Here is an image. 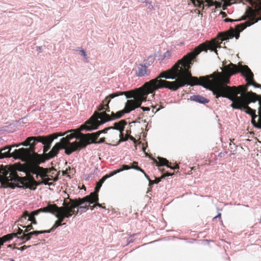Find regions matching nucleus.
Wrapping results in <instances>:
<instances>
[{
	"mask_svg": "<svg viewBox=\"0 0 261 261\" xmlns=\"http://www.w3.org/2000/svg\"><path fill=\"white\" fill-rule=\"evenodd\" d=\"M62 135L61 133H56L46 136H39L37 137H30L27 138L22 144L23 146L30 145V147H33L34 150L35 151V141H37L41 142L44 145L43 152L45 153L50 149L51 144L53 140L57 138L59 136H62ZM33 155L40 158V155L35 152L31 154V156Z\"/></svg>",
	"mask_w": 261,
	"mask_h": 261,
	"instance_id": "obj_7",
	"label": "nucleus"
},
{
	"mask_svg": "<svg viewBox=\"0 0 261 261\" xmlns=\"http://www.w3.org/2000/svg\"><path fill=\"white\" fill-rule=\"evenodd\" d=\"M23 143V142H22V143H20V144H15V145H14L11 146V148H12V147H15H15H18V146H19L20 145H23L22 144Z\"/></svg>",
	"mask_w": 261,
	"mask_h": 261,
	"instance_id": "obj_45",
	"label": "nucleus"
},
{
	"mask_svg": "<svg viewBox=\"0 0 261 261\" xmlns=\"http://www.w3.org/2000/svg\"><path fill=\"white\" fill-rule=\"evenodd\" d=\"M129 93L132 94L129 95L132 96L131 97H134V99L127 100L123 110L119 111L116 113L111 112V115L105 112L98 113L97 111H95L89 119V122L93 121L94 128L97 129L100 125L104 123L121 118L125 113H129L136 108L140 107L142 102L146 100V98L137 89L135 91H129L128 93Z\"/></svg>",
	"mask_w": 261,
	"mask_h": 261,
	"instance_id": "obj_5",
	"label": "nucleus"
},
{
	"mask_svg": "<svg viewBox=\"0 0 261 261\" xmlns=\"http://www.w3.org/2000/svg\"><path fill=\"white\" fill-rule=\"evenodd\" d=\"M220 14L222 15V17H225L227 16L226 13L223 11L221 12Z\"/></svg>",
	"mask_w": 261,
	"mask_h": 261,
	"instance_id": "obj_42",
	"label": "nucleus"
},
{
	"mask_svg": "<svg viewBox=\"0 0 261 261\" xmlns=\"http://www.w3.org/2000/svg\"><path fill=\"white\" fill-rule=\"evenodd\" d=\"M120 172V170H114L112 172H111L109 174H106V175L103 176L99 181L103 184L104 181L108 178Z\"/></svg>",
	"mask_w": 261,
	"mask_h": 261,
	"instance_id": "obj_26",
	"label": "nucleus"
},
{
	"mask_svg": "<svg viewBox=\"0 0 261 261\" xmlns=\"http://www.w3.org/2000/svg\"><path fill=\"white\" fill-rule=\"evenodd\" d=\"M147 179L149 180V184L151 185V184H158L159 182H160L161 181V179L163 178H161V176L160 177H159V178L155 177V179L153 180H150V179L149 178H147Z\"/></svg>",
	"mask_w": 261,
	"mask_h": 261,
	"instance_id": "obj_29",
	"label": "nucleus"
},
{
	"mask_svg": "<svg viewBox=\"0 0 261 261\" xmlns=\"http://www.w3.org/2000/svg\"><path fill=\"white\" fill-rule=\"evenodd\" d=\"M138 163L137 162L134 161V162H133V163H132L131 166L123 165L122 166L121 168H120L118 169H117V170H120V172H121L125 170H128L130 169H134L137 170L141 171L144 174V175L146 178H149V176L145 172V171L142 169H141L140 167H139L138 166Z\"/></svg>",
	"mask_w": 261,
	"mask_h": 261,
	"instance_id": "obj_19",
	"label": "nucleus"
},
{
	"mask_svg": "<svg viewBox=\"0 0 261 261\" xmlns=\"http://www.w3.org/2000/svg\"><path fill=\"white\" fill-rule=\"evenodd\" d=\"M125 95L127 98H130L132 96H130L128 95V92H117L114 93H112L107 96L104 100L102 101V102L100 105L98 107L97 110L98 111H101L107 109V108H110L109 103L111 102V99L115 98V97Z\"/></svg>",
	"mask_w": 261,
	"mask_h": 261,
	"instance_id": "obj_12",
	"label": "nucleus"
},
{
	"mask_svg": "<svg viewBox=\"0 0 261 261\" xmlns=\"http://www.w3.org/2000/svg\"><path fill=\"white\" fill-rule=\"evenodd\" d=\"M251 123L254 127L258 129H261V114H258V118L257 122L256 121L255 119L254 122L251 121Z\"/></svg>",
	"mask_w": 261,
	"mask_h": 261,
	"instance_id": "obj_27",
	"label": "nucleus"
},
{
	"mask_svg": "<svg viewBox=\"0 0 261 261\" xmlns=\"http://www.w3.org/2000/svg\"><path fill=\"white\" fill-rule=\"evenodd\" d=\"M94 203H96V206H99V207H101V208H102L106 209V207H105V206H103L102 205V204H101L99 203L98 202V201H97V202H94Z\"/></svg>",
	"mask_w": 261,
	"mask_h": 261,
	"instance_id": "obj_39",
	"label": "nucleus"
},
{
	"mask_svg": "<svg viewBox=\"0 0 261 261\" xmlns=\"http://www.w3.org/2000/svg\"><path fill=\"white\" fill-rule=\"evenodd\" d=\"M10 261H14V259H10Z\"/></svg>",
	"mask_w": 261,
	"mask_h": 261,
	"instance_id": "obj_55",
	"label": "nucleus"
},
{
	"mask_svg": "<svg viewBox=\"0 0 261 261\" xmlns=\"http://www.w3.org/2000/svg\"><path fill=\"white\" fill-rule=\"evenodd\" d=\"M150 72V70L148 69V66L140 64L137 66L135 74L137 76L142 77L149 75Z\"/></svg>",
	"mask_w": 261,
	"mask_h": 261,
	"instance_id": "obj_14",
	"label": "nucleus"
},
{
	"mask_svg": "<svg viewBox=\"0 0 261 261\" xmlns=\"http://www.w3.org/2000/svg\"><path fill=\"white\" fill-rule=\"evenodd\" d=\"M241 96H237L232 101L230 106L233 109L239 110H245V112L251 115V121L254 122V119L257 118L255 110L251 109L248 105L251 102H255L258 99V95L252 91L242 92Z\"/></svg>",
	"mask_w": 261,
	"mask_h": 261,
	"instance_id": "obj_6",
	"label": "nucleus"
},
{
	"mask_svg": "<svg viewBox=\"0 0 261 261\" xmlns=\"http://www.w3.org/2000/svg\"><path fill=\"white\" fill-rule=\"evenodd\" d=\"M130 130H126V134L125 138H124L123 136L122 137V139H126V140H127L128 139H129L130 140L133 141L134 143H136V139L134 137L131 136L130 135Z\"/></svg>",
	"mask_w": 261,
	"mask_h": 261,
	"instance_id": "obj_28",
	"label": "nucleus"
},
{
	"mask_svg": "<svg viewBox=\"0 0 261 261\" xmlns=\"http://www.w3.org/2000/svg\"><path fill=\"white\" fill-rule=\"evenodd\" d=\"M236 33L235 31L233 29L225 33H221L219 34L220 39L221 41H223L230 38H232L235 36Z\"/></svg>",
	"mask_w": 261,
	"mask_h": 261,
	"instance_id": "obj_23",
	"label": "nucleus"
},
{
	"mask_svg": "<svg viewBox=\"0 0 261 261\" xmlns=\"http://www.w3.org/2000/svg\"><path fill=\"white\" fill-rule=\"evenodd\" d=\"M32 173L36 174V178H41V180L36 181L31 175L24 177H20L17 173L15 169L11 166H0V182L3 188H29L35 190L37 186L40 185L51 186L53 182L58 180V176L54 177L56 170L54 168H44L37 166L32 170Z\"/></svg>",
	"mask_w": 261,
	"mask_h": 261,
	"instance_id": "obj_3",
	"label": "nucleus"
},
{
	"mask_svg": "<svg viewBox=\"0 0 261 261\" xmlns=\"http://www.w3.org/2000/svg\"><path fill=\"white\" fill-rule=\"evenodd\" d=\"M238 37H239V35H238V37H236V38H238Z\"/></svg>",
	"mask_w": 261,
	"mask_h": 261,
	"instance_id": "obj_56",
	"label": "nucleus"
},
{
	"mask_svg": "<svg viewBox=\"0 0 261 261\" xmlns=\"http://www.w3.org/2000/svg\"><path fill=\"white\" fill-rule=\"evenodd\" d=\"M31 246H25V245H24L20 248H16V249H17L18 250H20L21 251H23L26 249H27L28 248L30 247Z\"/></svg>",
	"mask_w": 261,
	"mask_h": 261,
	"instance_id": "obj_35",
	"label": "nucleus"
},
{
	"mask_svg": "<svg viewBox=\"0 0 261 261\" xmlns=\"http://www.w3.org/2000/svg\"><path fill=\"white\" fill-rule=\"evenodd\" d=\"M168 167L172 169H178L179 168V165L177 164H175V165L174 166H172L170 165V167Z\"/></svg>",
	"mask_w": 261,
	"mask_h": 261,
	"instance_id": "obj_36",
	"label": "nucleus"
},
{
	"mask_svg": "<svg viewBox=\"0 0 261 261\" xmlns=\"http://www.w3.org/2000/svg\"><path fill=\"white\" fill-rule=\"evenodd\" d=\"M237 21V20L232 19H230V18H225L224 19V21L226 22H233V21Z\"/></svg>",
	"mask_w": 261,
	"mask_h": 261,
	"instance_id": "obj_37",
	"label": "nucleus"
},
{
	"mask_svg": "<svg viewBox=\"0 0 261 261\" xmlns=\"http://www.w3.org/2000/svg\"><path fill=\"white\" fill-rule=\"evenodd\" d=\"M80 51L82 53V55L85 57V58H86L87 55L86 52L84 50H81Z\"/></svg>",
	"mask_w": 261,
	"mask_h": 261,
	"instance_id": "obj_41",
	"label": "nucleus"
},
{
	"mask_svg": "<svg viewBox=\"0 0 261 261\" xmlns=\"http://www.w3.org/2000/svg\"><path fill=\"white\" fill-rule=\"evenodd\" d=\"M15 244L14 245H12V244L9 245L8 246V247L11 248H13V249H16V247H15Z\"/></svg>",
	"mask_w": 261,
	"mask_h": 261,
	"instance_id": "obj_44",
	"label": "nucleus"
},
{
	"mask_svg": "<svg viewBox=\"0 0 261 261\" xmlns=\"http://www.w3.org/2000/svg\"><path fill=\"white\" fill-rule=\"evenodd\" d=\"M139 1H140V2H144V0H139Z\"/></svg>",
	"mask_w": 261,
	"mask_h": 261,
	"instance_id": "obj_53",
	"label": "nucleus"
},
{
	"mask_svg": "<svg viewBox=\"0 0 261 261\" xmlns=\"http://www.w3.org/2000/svg\"><path fill=\"white\" fill-rule=\"evenodd\" d=\"M100 187L96 185L94 192L91 193L90 195L86 196L83 198L86 201L89 203H93L94 202L98 201V192Z\"/></svg>",
	"mask_w": 261,
	"mask_h": 261,
	"instance_id": "obj_17",
	"label": "nucleus"
},
{
	"mask_svg": "<svg viewBox=\"0 0 261 261\" xmlns=\"http://www.w3.org/2000/svg\"><path fill=\"white\" fill-rule=\"evenodd\" d=\"M151 160L153 161V163L156 165V166H166L167 167H170L171 163H170L166 159L162 158V157H158V161L154 158H151Z\"/></svg>",
	"mask_w": 261,
	"mask_h": 261,
	"instance_id": "obj_22",
	"label": "nucleus"
},
{
	"mask_svg": "<svg viewBox=\"0 0 261 261\" xmlns=\"http://www.w3.org/2000/svg\"><path fill=\"white\" fill-rule=\"evenodd\" d=\"M221 43L217 39H213L200 44L179 60L171 68L162 72L156 78L145 83L137 89L146 99L148 94L154 95L155 91L159 89L166 88L176 91L186 85H195L197 77L193 76L190 70L194 59L200 52L206 51L207 49L214 51L217 54L216 49L220 47Z\"/></svg>",
	"mask_w": 261,
	"mask_h": 261,
	"instance_id": "obj_1",
	"label": "nucleus"
},
{
	"mask_svg": "<svg viewBox=\"0 0 261 261\" xmlns=\"http://www.w3.org/2000/svg\"><path fill=\"white\" fill-rule=\"evenodd\" d=\"M127 123L125 120H121L118 122H115L114 124V126L109 127L105 128L103 130H99L94 134H98L96 136V139L98 138L101 133H107L108 130L110 129H117L119 131V133L116 131H113L109 135L112 139H118V137L120 138L121 141H126V139H122L123 131L124 130V126L126 125Z\"/></svg>",
	"mask_w": 261,
	"mask_h": 261,
	"instance_id": "obj_11",
	"label": "nucleus"
},
{
	"mask_svg": "<svg viewBox=\"0 0 261 261\" xmlns=\"http://www.w3.org/2000/svg\"><path fill=\"white\" fill-rule=\"evenodd\" d=\"M173 174H174V173H170L167 172L165 173V174H163L161 176V178H165L166 176H171V175H172Z\"/></svg>",
	"mask_w": 261,
	"mask_h": 261,
	"instance_id": "obj_34",
	"label": "nucleus"
},
{
	"mask_svg": "<svg viewBox=\"0 0 261 261\" xmlns=\"http://www.w3.org/2000/svg\"><path fill=\"white\" fill-rule=\"evenodd\" d=\"M197 84L212 91L216 98L223 97L230 100L239 94L246 92L250 86L260 88L261 85L254 80V75L247 65L230 63L224 67L223 73H216L197 77Z\"/></svg>",
	"mask_w": 261,
	"mask_h": 261,
	"instance_id": "obj_2",
	"label": "nucleus"
},
{
	"mask_svg": "<svg viewBox=\"0 0 261 261\" xmlns=\"http://www.w3.org/2000/svg\"><path fill=\"white\" fill-rule=\"evenodd\" d=\"M69 199L68 202L67 201V199H65L63 203L62 208H64V212L66 215H68L67 218H69L72 215H77V214L80 212L81 209H79L78 206L84 204L86 201L82 198H76L72 199L68 198Z\"/></svg>",
	"mask_w": 261,
	"mask_h": 261,
	"instance_id": "obj_10",
	"label": "nucleus"
},
{
	"mask_svg": "<svg viewBox=\"0 0 261 261\" xmlns=\"http://www.w3.org/2000/svg\"><path fill=\"white\" fill-rule=\"evenodd\" d=\"M94 128V123L93 121L89 122L88 120L85 124L82 125L77 129L69 130L64 134L63 136L68 133H70L69 135H67L65 137L61 139V142L62 145L67 146L65 148V153L69 155L74 151H79L84 148L86 146L90 143H101L105 142V138H101L98 141H96V136L98 134L91 133L84 134L81 132L84 129L91 130L95 129Z\"/></svg>",
	"mask_w": 261,
	"mask_h": 261,
	"instance_id": "obj_4",
	"label": "nucleus"
},
{
	"mask_svg": "<svg viewBox=\"0 0 261 261\" xmlns=\"http://www.w3.org/2000/svg\"><path fill=\"white\" fill-rule=\"evenodd\" d=\"M159 170H160L162 172H163L164 171V169H159Z\"/></svg>",
	"mask_w": 261,
	"mask_h": 261,
	"instance_id": "obj_54",
	"label": "nucleus"
},
{
	"mask_svg": "<svg viewBox=\"0 0 261 261\" xmlns=\"http://www.w3.org/2000/svg\"><path fill=\"white\" fill-rule=\"evenodd\" d=\"M87 202H86L84 204H82L78 206L79 209H81V213L83 212V210H87L89 208V206L87 205Z\"/></svg>",
	"mask_w": 261,
	"mask_h": 261,
	"instance_id": "obj_31",
	"label": "nucleus"
},
{
	"mask_svg": "<svg viewBox=\"0 0 261 261\" xmlns=\"http://www.w3.org/2000/svg\"><path fill=\"white\" fill-rule=\"evenodd\" d=\"M193 4L197 7H201V6L202 5L203 7L204 6L210 7L212 6H218L219 4L216 1V0H191Z\"/></svg>",
	"mask_w": 261,
	"mask_h": 261,
	"instance_id": "obj_18",
	"label": "nucleus"
},
{
	"mask_svg": "<svg viewBox=\"0 0 261 261\" xmlns=\"http://www.w3.org/2000/svg\"><path fill=\"white\" fill-rule=\"evenodd\" d=\"M257 101H258L259 104V107L258 109V114H261V95H258V99Z\"/></svg>",
	"mask_w": 261,
	"mask_h": 261,
	"instance_id": "obj_32",
	"label": "nucleus"
},
{
	"mask_svg": "<svg viewBox=\"0 0 261 261\" xmlns=\"http://www.w3.org/2000/svg\"><path fill=\"white\" fill-rule=\"evenodd\" d=\"M259 19H256L255 17V14L254 12H251V18L248 21H245L244 23L238 24L236 26V29L239 31H243L246 27H249L251 25L256 22Z\"/></svg>",
	"mask_w": 261,
	"mask_h": 261,
	"instance_id": "obj_13",
	"label": "nucleus"
},
{
	"mask_svg": "<svg viewBox=\"0 0 261 261\" xmlns=\"http://www.w3.org/2000/svg\"><path fill=\"white\" fill-rule=\"evenodd\" d=\"M191 99L193 101H196V102H199L201 103H206L209 102L208 99H207V98H205V97H204L201 95H193V96H191Z\"/></svg>",
	"mask_w": 261,
	"mask_h": 261,
	"instance_id": "obj_25",
	"label": "nucleus"
},
{
	"mask_svg": "<svg viewBox=\"0 0 261 261\" xmlns=\"http://www.w3.org/2000/svg\"><path fill=\"white\" fill-rule=\"evenodd\" d=\"M31 217V213L30 214L27 211H24L18 221L20 223L19 225L23 228L26 227V225L30 222V217Z\"/></svg>",
	"mask_w": 261,
	"mask_h": 261,
	"instance_id": "obj_21",
	"label": "nucleus"
},
{
	"mask_svg": "<svg viewBox=\"0 0 261 261\" xmlns=\"http://www.w3.org/2000/svg\"><path fill=\"white\" fill-rule=\"evenodd\" d=\"M170 55V52H169V51H167V52H166V53H165V55H164V56H165V57H168V56H169Z\"/></svg>",
	"mask_w": 261,
	"mask_h": 261,
	"instance_id": "obj_46",
	"label": "nucleus"
},
{
	"mask_svg": "<svg viewBox=\"0 0 261 261\" xmlns=\"http://www.w3.org/2000/svg\"><path fill=\"white\" fill-rule=\"evenodd\" d=\"M100 187L96 185L94 192L91 193L90 195L86 196L83 198L86 201L89 203H93L94 202L98 201V192Z\"/></svg>",
	"mask_w": 261,
	"mask_h": 261,
	"instance_id": "obj_16",
	"label": "nucleus"
},
{
	"mask_svg": "<svg viewBox=\"0 0 261 261\" xmlns=\"http://www.w3.org/2000/svg\"><path fill=\"white\" fill-rule=\"evenodd\" d=\"M259 5L258 9L261 10V0H258Z\"/></svg>",
	"mask_w": 261,
	"mask_h": 261,
	"instance_id": "obj_47",
	"label": "nucleus"
},
{
	"mask_svg": "<svg viewBox=\"0 0 261 261\" xmlns=\"http://www.w3.org/2000/svg\"><path fill=\"white\" fill-rule=\"evenodd\" d=\"M71 168L69 167L66 169V170L62 171V174L63 175H67L68 177H70V174H72V172H71Z\"/></svg>",
	"mask_w": 261,
	"mask_h": 261,
	"instance_id": "obj_30",
	"label": "nucleus"
},
{
	"mask_svg": "<svg viewBox=\"0 0 261 261\" xmlns=\"http://www.w3.org/2000/svg\"><path fill=\"white\" fill-rule=\"evenodd\" d=\"M64 208L62 206L59 207L55 204H48L46 206V213H50L55 215L58 218L56 221L55 224L53 225L52 227L47 230H43L45 231V233H49L51 231L54 230L58 227L65 224V223H62L65 218H67L68 215H66L64 212Z\"/></svg>",
	"mask_w": 261,
	"mask_h": 261,
	"instance_id": "obj_9",
	"label": "nucleus"
},
{
	"mask_svg": "<svg viewBox=\"0 0 261 261\" xmlns=\"http://www.w3.org/2000/svg\"><path fill=\"white\" fill-rule=\"evenodd\" d=\"M45 232V231H43V230H35L27 233H24L20 239L22 240H24V242H25L27 241L30 240L33 235L37 236L40 234L44 233Z\"/></svg>",
	"mask_w": 261,
	"mask_h": 261,
	"instance_id": "obj_24",
	"label": "nucleus"
},
{
	"mask_svg": "<svg viewBox=\"0 0 261 261\" xmlns=\"http://www.w3.org/2000/svg\"><path fill=\"white\" fill-rule=\"evenodd\" d=\"M89 207H90V208L91 210H93L95 207H96V203L93 204V205H88Z\"/></svg>",
	"mask_w": 261,
	"mask_h": 261,
	"instance_id": "obj_43",
	"label": "nucleus"
},
{
	"mask_svg": "<svg viewBox=\"0 0 261 261\" xmlns=\"http://www.w3.org/2000/svg\"><path fill=\"white\" fill-rule=\"evenodd\" d=\"M162 108L161 107H160L159 108L156 109V111L154 112V113H155L156 112H158V111H159L160 110V109Z\"/></svg>",
	"mask_w": 261,
	"mask_h": 261,
	"instance_id": "obj_50",
	"label": "nucleus"
},
{
	"mask_svg": "<svg viewBox=\"0 0 261 261\" xmlns=\"http://www.w3.org/2000/svg\"><path fill=\"white\" fill-rule=\"evenodd\" d=\"M11 150L10 146H6L0 149V159L13 157L14 159H19L25 161L30 159L31 158V154L34 153L33 147L15 149L12 153H10Z\"/></svg>",
	"mask_w": 261,
	"mask_h": 261,
	"instance_id": "obj_8",
	"label": "nucleus"
},
{
	"mask_svg": "<svg viewBox=\"0 0 261 261\" xmlns=\"http://www.w3.org/2000/svg\"><path fill=\"white\" fill-rule=\"evenodd\" d=\"M66 147H67V146H65L64 145H62L61 142L60 143H57L53 147L51 150L48 153H45V155L46 156L47 159L53 158L57 155L60 149L62 148L65 149Z\"/></svg>",
	"mask_w": 261,
	"mask_h": 261,
	"instance_id": "obj_15",
	"label": "nucleus"
},
{
	"mask_svg": "<svg viewBox=\"0 0 261 261\" xmlns=\"http://www.w3.org/2000/svg\"><path fill=\"white\" fill-rule=\"evenodd\" d=\"M156 106H154V107H153V109H156Z\"/></svg>",
	"mask_w": 261,
	"mask_h": 261,
	"instance_id": "obj_51",
	"label": "nucleus"
},
{
	"mask_svg": "<svg viewBox=\"0 0 261 261\" xmlns=\"http://www.w3.org/2000/svg\"><path fill=\"white\" fill-rule=\"evenodd\" d=\"M155 111V109H152V111L153 113H154V112H155V111Z\"/></svg>",
	"mask_w": 261,
	"mask_h": 261,
	"instance_id": "obj_52",
	"label": "nucleus"
},
{
	"mask_svg": "<svg viewBox=\"0 0 261 261\" xmlns=\"http://www.w3.org/2000/svg\"><path fill=\"white\" fill-rule=\"evenodd\" d=\"M217 218H221V214L220 213L218 214V215L217 216H216V217H215L214 218V219H215Z\"/></svg>",
	"mask_w": 261,
	"mask_h": 261,
	"instance_id": "obj_49",
	"label": "nucleus"
},
{
	"mask_svg": "<svg viewBox=\"0 0 261 261\" xmlns=\"http://www.w3.org/2000/svg\"><path fill=\"white\" fill-rule=\"evenodd\" d=\"M25 228H26V229L24 230V232H28L31 229H33V227L31 223H30V224H27L26 227Z\"/></svg>",
	"mask_w": 261,
	"mask_h": 261,
	"instance_id": "obj_33",
	"label": "nucleus"
},
{
	"mask_svg": "<svg viewBox=\"0 0 261 261\" xmlns=\"http://www.w3.org/2000/svg\"><path fill=\"white\" fill-rule=\"evenodd\" d=\"M141 108L144 111H149L150 110L149 107H141Z\"/></svg>",
	"mask_w": 261,
	"mask_h": 261,
	"instance_id": "obj_40",
	"label": "nucleus"
},
{
	"mask_svg": "<svg viewBox=\"0 0 261 261\" xmlns=\"http://www.w3.org/2000/svg\"><path fill=\"white\" fill-rule=\"evenodd\" d=\"M111 111H110V108H107V109L105 110H103V111H99L98 112V113H102V112H105L106 113H107V112L108 113H109Z\"/></svg>",
	"mask_w": 261,
	"mask_h": 261,
	"instance_id": "obj_38",
	"label": "nucleus"
},
{
	"mask_svg": "<svg viewBox=\"0 0 261 261\" xmlns=\"http://www.w3.org/2000/svg\"><path fill=\"white\" fill-rule=\"evenodd\" d=\"M102 185V184L101 182H100L99 181L98 182H97V184H96V185L97 186H99V187H101Z\"/></svg>",
	"mask_w": 261,
	"mask_h": 261,
	"instance_id": "obj_48",
	"label": "nucleus"
},
{
	"mask_svg": "<svg viewBox=\"0 0 261 261\" xmlns=\"http://www.w3.org/2000/svg\"><path fill=\"white\" fill-rule=\"evenodd\" d=\"M47 211L46 210V206L44 207L43 208H40L36 211H33L31 213V217H30V219H28L31 222V223L32 224H37V222L35 218V216L38 215L40 213H46Z\"/></svg>",
	"mask_w": 261,
	"mask_h": 261,
	"instance_id": "obj_20",
	"label": "nucleus"
}]
</instances>
